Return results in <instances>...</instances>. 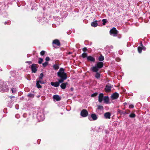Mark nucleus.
I'll return each mask as SVG.
<instances>
[{"label": "nucleus", "instance_id": "1", "mask_svg": "<svg viewBox=\"0 0 150 150\" xmlns=\"http://www.w3.org/2000/svg\"><path fill=\"white\" fill-rule=\"evenodd\" d=\"M65 69L63 68H61L57 73L58 77L60 78L58 81L54 82H51V84L55 87H57L59 86V83H63L64 81L66 80L67 78V75L66 73L64 72Z\"/></svg>", "mask_w": 150, "mask_h": 150}, {"label": "nucleus", "instance_id": "2", "mask_svg": "<svg viewBox=\"0 0 150 150\" xmlns=\"http://www.w3.org/2000/svg\"><path fill=\"white\" fill-rule=\"evenodd\" d=\"M103 66V63L102 62H98L94 66L91 68V71L93 72L98 71L99 69L102 68Z\"/></svg>", "mask_w": 150, "mask_h": 150}, {"label": "nucleus", "instance_id": "3", "mask_svg": "<svg viewBox=\"0 0 150 150\" xmlns=\"http://www.w3.org/2000/svg\"><path fill=\"white\" fill-rule=\"evenodd\" d=\"M118 33V31L116 30V28L113 27L110 31V35H112L114 36H116Z\"/></svg>", "mask_w": 150, "mask_h": 150}, {"label": "nucleus", "instance_id": "4", "mask_svg": "<svg viewBox=\"0 0 150 150\" xmlns=\"http://www.w3.org/2000/svg\"><path fill=\"white\" fill-rule=\"evenodd\" d=\"M38 64H33L31 67V69L32 72L35 73L37 71V68L38 67Z\"/></svg>", "mask_w": 150, "mask_h": 150}, {"label": "nucleus", "instance_id": "5", "mask_svg": "<svg viewBox=\"0 0 150 150\" xmlns=\"http://www.w3.org/2000/svg\"><path fill=\"white\" fill-rule=\"evenodd\" d=\"M81 115L83 117H86L88 115V112L86 109L82 110L81 112Z\"/></svg>", "mask_w": 150, "mask_h": 150}, {"label": "nucleus", "instance_id": "6", "mask_svg": "<svg viewBox=\"0 0 150 150\" xmlns=\"http://www.w3.org/2000/svg\"><path fill=\"white\" fill-rule=\"evenodd\" d=\"M119 96V94L116 92L114 93L111 96V98L113 100L117 99Z\"/></svg>", "mask_w": 150, "mask_h": 150}, {"label": "nucleus", "instance_id": "7", "mask_svg": "<svg viewBox=\"0 0 150 150\" xmlns=\"http://www.w3.org/2000/svg\"><path fill=\"white\" fill-rule=\"evenodd\" d=\"M112 86L111 85H106L105 90L106 92H109L110 91Z\"/></svg>", "mask_w": 150, "mask_h": 150}, {"label": "nucleus", "instance_id": "8", "mask_svg": "<svg viewBox=\"0 0 150 150\" xmlns=\"http://www.w3.org/2000/svg\"><path fill=\"white\" fill-rule=\"evenodd\" d=\"M88 61L94 62H95V58L91 56H88L87 59Z\"/></svg>", "mask_w": 150, "mask_h": 150}, {"label": "nucleus", "instance_id": "9", "mask_svg": "<svg viewBox=\"0 0 150 150\" xmlns=\"http://www.w3.org/2000/svg\"><path fill=\"white\" fill-rule=\"evenodd\" d=\"M52 44H54L57 46H59L61 45L58 39H55L53 41Z\"/></svg>", "mask_w": 150, "mask_h": 150}, {"label": "nucleus", "instance_id": "10", "mask_svg": "<svg viewBox=\"0 0 150 150\" xmlns=\"http://www.w3.org/2000/svg\"><path fill=\"white\" fill-rule=\"evenodd\" d=\"M40 83H44L43 82L41 81V80H38L37 79L36 81V86L37 88H41L42 87L41 86L40 84Z\"/></svg>", "mask_w": 150, "mask_h": 150}, {"label": "nucleus", "instance_id": "11", "mask_svg": "<svg viewBox=\"0 0 150 150\" xmlns=\"http://www.w3.org/2000/svg\"><path fill=\"white\" fill-rule=\"evenodd\" d=\"M103 93H100L98 96V101L100 103H101L103 101Z\"/></svg>", "mask_w": 150, "mask_h": 150}, {"label": "nucleus", "instance_id": "12", "mask_svg": "<svg viewBox=\"0 0 150 150\" xmlns=\"http://www.w3.org/2000/svg\"><path fill=\"white\" fill-rule=\"evenodd\" d=\"M104 116L106 119H110V118L111 114L109 112H106L104 114Z\"/></svg>", "mask_w": 150, "mask_h": 150}, {"label": "nucleus", "instance_id": "13", "mask_svg": "<svg viewBox=\"0 0 150 150\" xmlns=\"http://www.w3.org/2000/svg\"><path fill=\"white\" fill-rule=\"evenodd\" d=\"M53 98L57 101H59L61 99V98L58 95H54Z\"/></svg>", "mask_w": 150, "mask_h": 150}, {"label": "nucleus", "instance_id": "14", "mask_svg": "<svg viewBox=\"0 0 150 150\" xmlns=\"http://www.w3.org/2000/svg\"><path fill=\"white\" fill-rule=\"evenodd\" d=\"M103 100L105 103H108L109 101V98L108 96H105L103 98Z\"/></svg>", "mask_w": 150, "mask_h": 150}, {"label": "nucleus", "instance_id": "15", "mask_svg": "<svg viewBox=\"0 0 150 150\" xmlns=\"http://www.w3.org/2000/svg\"><path fill=\"white\" fill-rule=\"evenodd\" d=\"M68 84V83H62L60 85L61 88L62 89H65L66 88L67 85Z\"/></svg>", "mask_w": 150, "mask_h": 150}, {"label": "nucleus", "instance_id": "16", "mask_svg": "<svg viewBox=\"0 0 150 150\" xmlns=\"http://www.w3.org/2000/svg\"><path fill=\"white\" fill-rule=\"evenodd\" d=\"M117 113L119 114H120L121 115H122V114L125 115L126 114H127V113L126 112H124L122 110H118L117 111Z\"/></svg>", "mask_w": 150, "mask_h": 150}, {"label": "nucleus", "instance_id": "17", "mask_svg": "<svg viewBox=\"0 0 150 150\" xmlns=\"http://www.w3.org/2000/svg\"><path fill=\"white\" fill-rule=\"evenodd\" d=\"M91 25L92 26L94 27H96L98 25V23H97V21H96L92 22L91 23Z\"/></svg>", "mask_w": 150, "mask_h": 150}, {"label": "nucleus", "instance_id": "18", "mask_svg": "<svg viewBox=\"0 0 150 150\" xmlns=\"http://www.w3.org/2000/svg\"><path fill=\"white\" fill-rule=\"evenodd\" d=\"M91 116L93 120H96L97 119V116L95 114H92Z\"/></svg>", "mask_w": 150, "mask_h": 150}, {"label": "nucleus", "instance_id": "19", "mask_svg": "<svg viewBox=\"0 0 150 150\" xmlns=\"http://www.w3.org/2000/svg\"><path fill=\"white\" fill-rule=\"evenodd\" d=\"M96 74L95 75V76L97 79H99L100 78V74L98 72V71L96 72Z\"/></svg>", "mask_w": 150, "mask_h": 150}, {"label": "nucleus", "instance_id": "20", "mask_svg": "<svg viewBox=\"0 0 150 150\" xmlns=\"http://www.w3.org/2000/svg\"><path fill=\"white\" fill-rule=\"evenodd\" d=\"M98 60L100 61H102L104 59V57L102 55H101L98 58Z\"/></svg>", "mask_w": 150, "mask_h": 150}, {"label": "nucleus", "instance_id": "21", "mask_svg": "<svg viewBox=\"0 0 150 150\" xmlns=\"http://www.w3.org/2000/svg\"><path fill=\"white\" fill-rule=\"evenodd\" d=\"M53 68L55 70H57L59 68V67L58 64H54L53 66Z\"/></svg>", "mask_w": 150, "mask_h": 150}, {"label": "nucleus", "instance_id": "22", "mask_svg": "<svg viewBox=\"0 0 150 150\" xmlns=\"http://www.w3.org/2000/svg\"><path fill=\"white\" fill-rule=\"evenodd\" d=\"M97 109L99 110H103V106L101 105H98L97 106Z\"/></svg>", "mask_w": 150, "mask_h": 150}, {"label": "nucleus", "instance_id": "23", "mask_svg": "<svg viewBox=\"0 0 150 150\" xmlns=\"http://www.w3.org/2000/svg\"><path fill=\"white\" fill-rule=\"evenodd\" d=\"M82 57L84 58L86 57H88L87 56V54L86 53H83L82 54Z\"/></svg>", "mask_w": 150, "mask_h": 150}, {"label": "nucleus", "instance_id": "24", "mask_svg": "<svg viewBox=\"0 0 150 150\" xmlns=\"http://www.w3.org/2000/svg\"><path fill=\"white\" fill-rule=\"evenodd\" d=\"M136 116V115L134 113H132L130 114L129 115V117L131 118H134Z\"/></svg>", "mask_w": 150, "mask_h": 150}, {"label": "nucleus", "instance_id": "25", "mask_svg": "<svg viewBox=\"0 0 150 150\" xmlns=\"http://www.w3.org/2000/svg\"><path fill=\"white\" fill-rule=\"evenodd\" d=\"M11 91L13 93H15L16 92V88H11Z\"/></svg>", "mask_w": 150, "mask_h": 150}, {"label": "nucleus", "instance_id": "26", "mask_svg": "<svg viewBox=\"0 0 150 150\" xmlns=\"http://www.w3.org/2000/svg\"><path fill=\"white\" fill-rule=\"evenodd\" d=\"M137 49L138 52L139 53H141L142 50V47H140L139 46L137 48Z\"/></svg>", "mask_w": 150, "mask_h": 150}, {"label": "nucleus", "instance_id": "27", "mask_svg": "<svg viewBox=\"0 0 150 150\" xmlns=\"http://www.w3.org/2000/svg\"><path fill=\"white\" fill-rule=\"evenodd\" d=\"M39 60L38 61V63L39 64H41L42 63V62L43 61V59L40 58H39Z\"/></svg>", "mask_w": 150, "mask_h": 150}, {"label": "nucleus", "instance_id": "28", "mask_svg": "<svg viewBox=\"0 0 150 150\" xmlns=\"http://www.w3.org/2000/svg\"><path fill=\"white\" fill-rule=\"evenodd\" d=\"M27 96L28 97L33 98L34 97V94L31 93H29L28 95Z\"/></svg>", "mask_w": 150, "mask_h": 150}, {"label": "nucleus", "instance_id": "29", "mask_svg": "<svg viewBox=\"0 0 150 150\" xmlns=\"http://www.w3.org/2000/svg\"><path fill=\"white\" fill-rule=\"evenodd\" d=\"M107 20L106 19H103L102 20V21L103 22V25H105L107 23Z\"/></svg>", "mask_w": 150, "mask_h": 150}, {"label": "nucleus", "instance_id": "30", "mask_svg": "<svg viewBox=\"0 0 150 150\" xmlns=\"http://www.w3.org/2000/svg\"><path fill=\"white\" fill-rule=\"evenodd\" d=\"M44 75L43 73H42L40 74L39 77V80H40L41 79H42Z\"/></svg>", "mask_w": 150, "mask_h": 150}, {"label": "nucleus", "instance_id": "31", "mask_svg": "<svg viewBox=\"0 0 150 150\" xmlns=\"http://www.w3.org/2000/svg\"><path fill=\"white\" fill-rule=\"evenodd\" d=\"M98 94V93H94L91 94V96L93 97H95V96L97 95Z\"/></svg>", "mask_w": 150, "mask_h": 150}, {"label": "nucleus", "instance_id": "32", "mask_svg": "<svg viewBox=\"0 0 150 150\" xmlns=\"http://www.w3.org/2000/svg\"><path fill=\"white\" fill-rule=\"evenodd\" d=\"M48 62H45V63H43L42 64L43 66L44 67H45L47 66V65H48Z\"/></svg>", "mask_w": 150, "mask_h": 150}, {"label": "nucleus", "instance_id": "33", "mask_svg": "<svg viewBox=\"0 0 150 150\" xmlns=\"http://www.w3.org/2000/svg\"><path fill=\"white\" fill-rule=\"evenodd\" d=\"M45 53V51L44 50L40 52V54L41 56H43Z\"/></svg>", "mask_w": 150, "mask_h": 150}, {"label": "nucleus", "instance_id": "34", "mask_svg": "<svg viewBox=\"0 0 150 150\" xmlns=\"http://www.w3.org/2000/svg\"><path fill=\"white\" fill-rule=\"evenodd\" d=\"M87 48L86 47H84L82 49V50L84 52H86L87 51Z\"/></svg>", "mask_w": 150, "mask_h": 150}, {"label": "nucleus", "instance_id": "35", "mask_svg": "<svg viewBox=\"0 0 150 150\" xmlns=\"http://www.w3.org/2000/svg\"><path fill=\"white\" fill-rule=\"evenodd\" d=\"M50 60V58L48 57H47L45 58V60L47 61H49Z\"/></svg>", "mask_w": 150, "mask_h": 150}, {"label": "nucleus", "instance_id": "36", "mask_svg": "<svg viewBox=\"0 0 150 150\" xmlns=\"http://www.w3.org/2000/svg\"><path fill=\"white\" fill-rule=\"evenodd\" d=\"M115 60L117 62H119L120 61V59L119 58H116Z\"/></svg>", "mask_w": 150, "mask_h": 150}, {"label": "nucleus", "instance_id": "37", "mask_svg": "<svg viewBox=\"0 0 150 150\" xmlns=\"http://www.w3.org/2000/svg\"><path fill=\"white\" fill-rule=\"evenodd\" d=\"M142 50H146V47L145 46H144L143 45H142Z\"/></svg>", "mask_w": 150, "mask_h": 150}, {"label": "nucleus", "instance_id": "38", "mask_svg": "<svg viewBox=\"0 0 150 150\" xmlns=\"http://www.w3.org/2000/svg\"><path fill=\"white\" fill-rule=\"evenodd\" d=\"M129 108H134V105H129Z\"/></svg>", "mask_w": 150, "mask_h": 150}, {"label": "nucleus", "instance_id": "39", "mask_svg": "<svg viewBox=\"0 0 150 150\" xmlns=\"http://www.w3.org/2000/svg\"><path fill=\"white\" fill-rule=\"evenodd\" d=\"M9 97L11 99H12V98H14L15 97L14 96H10Z\"/></svg>", "mask_w": 150, "mask_h": 150}, {"label": "nucleus", "instance_id": "40", "mask_svg": "<svg viewBox=\"0 0 150 150\" xmlns=\"http://www.w3.org/2000/svg\"><path fill=\"white\" fill-rule=\"evenodd\" d=\"M26 63H28L29 64H31L32 63V62L31 61H28L26 62Z\"/></svg>", "mask_w": 150, "mask_h": 150}, {"label": "nucleus", "instance_id": "41", "mask_svg": "<svg viewBox=\"0 0 150 150\" xmlns=\"http://www.w3.org/2000/svg\"><path fill=\"white\" fill-rule=\"evenodd\" d=\"M73 89H74V88H71V91H72L73 90Z\"/></svg>", "mask_w": 150, "mask_h": 150}, {"label": "nucleus", "instance_id": "42", "mask_svg": "<svg viewBox=\"0 0 150 150\" xmlns=\"http://www.w3.org/2000/svg\"><path fill=\"white\" fill-rule=\"evenodd\" d=\"M142 45H142V42H141V47H142Z\"/></svg>", "mask_w": 150, "mask_h": 150}, {"label": "nucleus", "instance_id": "43", "mask_svg": "<svg viewBox=\"0 0 150 150\" xmlns=\"http://www.w3.org/2000/svg\"><path fill=\"white\" fill-rule=\"evenodd\" d=\"M72 54V52H68V54Z\"/></svg>", "mask_w": 150, "mask_h": 150}, {"label": "nucleus", "instance_id": "44", "mask_svg": "<svg viewBox=\"0 0 150 150\" xmlns=\"http://www.w3.org/2000/svg\"><path fill=\"white\" fill-rule=\"evenodd\" d=\"M7 22H5V23H4V24H5V25H6V24H7Z\"/></svg>", "mask_w": 150, "mask_h": 150}, {"label": "nucleus", "instance_id": "45", "mask_svg": "<svg viewBox=\"0 0 150 150\" xmlns=\"http://www.w3.org/2000/svg\"><path fill=\"white\" fill-rule=\"evenodd\" d=\"M124 104H126V103H124Z\"/></svg>", "mask_w": 150, "mask_h": 150}, {"label": "nucleus", "instance_id": "46", "mask_svg": "<svg viewBox=\"0 0 150 150\" xmlns=\"http://www.w3.org/2000/svg\"><path fill=\"white\" fill-rule=\"evenodd\" d=\"M124 104H126V103H124Z\"/></svg>", "mask_w": 150, "mask_h": 150}]
</instances>
